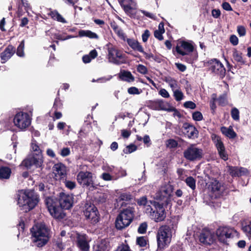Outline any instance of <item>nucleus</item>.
Returning <instances> with one entry per match:
<instances>
[{
    "label": "nucleus",
    "instance_id": "f257e3e1",
    "mask_svg": "<svg viewBox=\"0 0 251 251\" xmlns=\"http://www.w3.org/2000/svg\"><path fill=\"white\" fill-rule=\"evenodd\" d=\"M45 203L50 214L54 218L63 219L66 216L63 209L68 210L73 207L74 198L71 195L61 192L58 199L48 197L45 200Z\"/></svg>",
    "mask_w": 251,
    "mask_h": 251
},
{
    "label": "nucleus",
    "instance_id": "f03ea898",
    "mask_svg": "<svg viewBox=\"0 0 251 251\" xmlns=\"http://www.w3.org/2000/svg\"><path fill=\"white\" fill-rule=\"evenodd\" d=\"M50 229L44 223H37L30 229L33 242L38 247H42L49 241Z\"/></svg>",
    "mask_w": 251,
    "mask_h": 251
},
{
    "label": "nucleus",
    "instance_id": "7ed1b4c3",
    "mask_svg": "<svg viewBox=\"0 0 251 251\" xmlns=\"http://www.w3.org/2000/svg\"><path fill=\"white\" fill-rule=\"evenodd\" d=\"M174 221L172 219H167V225L161 226L157 234L158 250L162 251L168 246L171 241V229L170 226L173 228Z\"/></svg>",
    "mask_w": 251,
    "mask_h": 251
},
{
    "label": "nucleus",
    "instance_id": "20e7f679",
    "mask_svg": "<svg viewBox=\"0 0 251 251\" xmlns=\"http://www.w3.org/2000/svg\"><path fill=\"white\" fill-rule=\"evenodd\" d=\"M39 201V197L34 190L25 191L22 196L18 195V204L20 206H27L29 210L34 208Z\"/></svg>",
    "mask_w": 251,
    "mask_h": 251
},
{
    "label": "nucleus",
    "instance_id": "39448f33",
    "mask_svg": "<svg viewBox=\"0 0 251 251\" xmlns=\"http://www.w3.org/2000/svg\"><path fill=\"white\" fill-rule=\"evenodd\" d=\"M204 65L207 68V71L213 75H217L223 79L226 75V68L222 62L216 58L205 62Z\"/></svg>",
    "mask_w": 251,
    "mask_h": 251
},
{
    "label": "nucleus",
    "instance_id": "423d86ee",
    "mask_svg": "<svg viewBox=\"0 0 251 251\" xmlns=\"http://www.w3.org/2000/svg\"><path fill=\"white\" fill-rule=\"evenodd\" d=\"M153 208L150 206L147 210L150 209V216L156 222H160L164 221L166 217V212L164 202L154 201L152 204Z\"/></svg>",
    "mask_w": 251,
    "mask_h": 251
},
{
    "label": "nucleus",
    "instance_id": "0eeeda50",
    "mask_svg": "<svg viewBox=\"0 0 251 251\" xmlns=\"http://www.w3.org/2000/svg\"><path fill=\"white\" fill-rule=\"evenodd\" d=\"M203 155V150L197 147L195 144H190L183 152V157L190 162L200 160Z\"/></svg>",
    "mask_w": 251,
    "mask_h": 251
},
{
    "label": "nucleus",
    "instance_id": "6e6552de",
    "mask_svg": "<svg viewBox=\"0 0 251 251\" xmlns=\"http://www.w3.org/2000/svg\"><path fill=\"white\" fill-rule=\"evenodd\" d=\"M108 59L109 62L116 65L126 63V56L121 50L111 46L108 48Z\"/></svg>",
    "mask_w": 251,
    "mask_h": 251
},
{
    "label": "nucleus",
    "instance_id": "1a4fd4ad",
    "mask_svg": "<svg viewBox=\"0 0 251 251\" xmlns=\"http://www.w3.org/2000/svg\"><path fill=\"white\" fill-rule=\"evenodd\" d=\"M237 234L236 230L228 226H220L216 230L218 241L224 244H227V239L233 238Z\"/></svg>",
    "mask_w": 251,
    "mask_h": 251
},
{
    "label": "nucleus",
    "instance_id": "9d476101",
    "mask_svg": "<svg viewBox=\"0 0 251 251\" xmlns=\"http://www.w3.org/2000/svg\"><path fill=\"white\" fill-rule=\"evenodd\" d=\"M173 190L174 186L172 185H166L156 193L155 199L159 201L158 202H164L167 206L171 201Z\"/></svg>",
    "mask_w": 251,
    "mask_h": 251
},
{
    "label": "nucleus",
    "instance_id": "9b49d317",
    "mask_svg": "<svg viewBox=\"0 0 251 251\" xmlns=\"http://www.w3.org/2000/svg\"><path fill=\"white\" fill-rule=\"evenodd\" d=\"M83 214L86 220L93 225L99 221L100 214L97 208L92 203H86L84 207Z\"/></svg>",
    "mask_w": 251,
    "mask_h": 251
},
{
    "label": "nucleus",
    "instance_id": "f8f14e48",
    "mask_svg": "<svg viewBox=\"0 0 251 251\" xmlns=\"http://www.w3.org/2000/svg\"><path fill=\"white\" fill-rule=\"evenodd\" d=\"M120 3L127 15L135 16L141 11L145 16H153V14L143 10H138L134 0H121Z\"/></svg>",
    "mask_w": 251,
    "mask_h": 251
},
{
    "label": "nucleus",
    "instance_id": "ddd939ff",
    "mask_svg": "<svg viewBox=\"0 0 251 251\" xmlns=\"http://www.w3.org/2000/svg\"><path fill=\"white\" fill-rule=\"evenodd\" d=\"M208 189L210 191L211 196L214 199L222 197L225 193V186L224 183L216 179H213L209 183Z\"/></svg>",
    "mask_w": 251,
    "mask_h": 251
},
{
    "label": "nucleus",
    "instance_id": "4468645a",
    "mask_svg": "<svg viewBox=\"0 0 251 251\" xmlns=\"http://www.w3.org/2000/svg\"><path fill=\"white\" fill-rule=\"evenodd\" d=\"M43 163L42 153H33L32 156L25 159L22 162V165L27 169H30L32 166L36 168H40Z\"/></svg>",
    "mask_w": 251,
    "mask_h": 251
},
{
    "label": "nucleus",
    "instance_id": "2eb2a0df",
    "mask_svg": "<svg viewBox=\"0 0 251 251\" xmlns=\"http://www.w3.org/2000/svg\"><path fill=\"white\" fill-rule=\"evenodd\" d=\"M13 122L15 126L18 128L25 129L30 125L31 121L27 113L19 112L14 116Z\"/></svg>",
    "mask_w": 251,
    "mask_h": 251
},
{
    "label": "nucleus",
    "instance_id": "dca6fc26",
    "mask_svg": "<svg viewBox=\"0 0 251 251\" xmlns=\"http://www.w3.org/2000/svg\"><path fill=\"white\" fill-rule=\"evenodd\" d=\"M77 180L78 183L83 187H94V180L93 174L88 171H80L77 175Z\"/></svg>",
    "mask_w": 251,
    "mask_h": 251
},
{
    "label": "nucleus",
    "instance_id": "f3484780",
    "mask_svg": "<svg viewBox=\"0 0 251 251\" xmlns=\"http://www.w3.org/2000/svg\"><path fill=\"white\" fill-rule=\"evenodd\" d=\"M194 47L192 44L187 41L178 40L177 45L175 48V51L177 54L180 55H185L189 53H192Z\"/></svg>",
    "mask_w": 251,
    "mask_h": 251
},
{
    "label": "nucleus",
    "instance_id": "a211bd4d",
    "mask_svg": "<svg viewBox=\"0 0 251 251\" xmlns=\"http://www.w3.org/2000/svg\"><path fill=\"white\" fill-rule=\"evenodd\" d=\"M199 239L201 243L203 245H211L215 241L214 232L204 228L200 232Z\"/></svg>",
    "mask_w": 251,
    "mask_h": 251
},
{
    "label": "nucleus",
    "instance_id": "6ab92c4d",
    "mask_svg": "<svg viewBox=\"0 0 251 251\" xmlns=\"http://www.w3.org/2000/svg\"><path fill=\"white\" fill-rule=\"evenodd\" d=\"M227 172L232 176V177H240L244 176H248L249 175L250 172L249 170L245 168L237 166H232L227 165Z\"/></svg>",
    "mask_w": 251,
    "mask_h": 251
},
{
    "label": "nucleus",
    "instance_id": "aec40b11",
    "mask_svg": "<svg viewBox=\"0 0 251 251\" xmlns=\"http://www.w3.org/2000/svg\"><path fill=\"white\" fill-rule=\"evenodd\" d=\"M135 212V208L132 206H128L126 208H124L121 210L119 214L124 217L125 222L127 221V223L130 225L133 220L134 214Z\"/></svg>",
    "mask_w": 251,
    "mask_h": 251
},
{
    "label": "nucleus",
    "instance_id": "412c9836",
    "mask_svg": "<svg viewBox=\"0 0 251 251\" xmlns=\"http://www.w3.org/2000/svg\"><path fill=\"white\" fill-rule=\"evenodd\" d=\"M182 128L184 129L185 133L189 138L195 139L198 137L199 131L194 125L188 123H184L183 124Z\"/></svg>",
    "mask_w": 251,
    "mask_h": 251
},
{
    "label": "nucleus",
    "instance_id": "4be33fe9",
    "mask_svg": "<svg viewBox=\"0 0 251 251\" xmlns=\"http://www.w3.org/2000/svg\"><path fill=\"white\" fill-rule=\"evenodd\" d=\"M15 52V48L11 45H8L4 50L0 53V57L1 63H6Z\"/></svg>",
    "mask_w": 251,
    "mask_h": 251
},
{
    "label": "nucleus",
    "instance_id": "5701e85b",
    "mask_svg": "<svg viewBox=\"0 0 251 251\" xmlns=\"http://www.w3.org/2000/svg\"><path fill=\"white\" fill-rule=\"evenodd\" d=\"M76 245L80 251H89L90 246L86 235L77 237Z\"/></svg>",
    "mask_w": 251,
    "mask_h": 251
},
{
    "label": "nucleus",
    "instance_id": "b1692460",
    "mask_svg": "<svg viewBox=\"0 0 251 251\" xmlns=\"http://www.w3.org/2000/svg\"><path fill=\"white\" fill-rule=\"evenodd\" d=\"M29 10L31 11V8L27 1H25V3L18 4V10L17 11L18 16H31Z\"/></svg>",
    "mask_w": 251,
    "mask_h": 251
},
{
    "label": "nucleus",
    "instance_id": "393cba45",
    "mask_svg": "<svg viewBox=\"0 0 251 251\" xmlns=\"http://www.w3.org/2000/svg\"><path fill=\"white\" fill-rule=\"evenodd\" d=\"M215 147L220 158L225 161H227L228 159V154L226 150L224 143L221 142L218 143V144H216Z\"/></svg>",
    "mask_w": 251,
    "mask_h": 251
},
{
    "label": "nucleus",
    "instance_id": "a878e982",
    "mask_svg": "<svg viewBox=\"0 0 251 251\" xmlns=\"http://www.w3.org/2000/svg\"><path fill=\"white\" fill-rule=\"evenodd\" d=\"M53 171L56 174H58L61 178L65 177L66 176V167L61 162L55 164L52 167Z\"/></svg>",
    "mask_w": 251,
    "mask_h": 251
},
{
    "label": "nucleus",
    "instance_id": "bb28decb",
    "mask_svg": "<svg viewBox=\"0 0 251 251\" xmlns=\"http://www.w3.org/2000/svg\"><path fill=\"white\" fill-rule=\"evenodd\" d=\"M119 78L120 80L127 82H133L135 80L134 76L130 72L126 70H121L119 74Z\"/></svg>",
    "mask_w": 251,
    "mask_h": 251
},
{
    "label": "nucleus",
    "instance_id": "cd10ccee",
    "mask_svg": "<svg viewBox=\"0 0 251 251\" xmlns=\"http://www.w3.org/2000/svg\"><path fill=\"white\" fill-rule=\"evenodd\" d=\"M220 130L222 134L229 139H234L237 137V133L234 131L232 126L228 127L226 126H222Z\"/></svg>",
    "mask_w": 251,
    "mask_h": 251
},
{
    "label": "nucleus",
    "instance_id": "c85d7f7f",
    "mask_svg": "<svg viewBox=\"0 0 251 251\" xmlns=\"http://www.w3.org/2000/svg\"><path fill=\"white\" fill-rule=\"evenodd\" d=\"M124 217H122L119 214L117 216L115 220V225L117 229L122 230L129 226V224L125 222Z\"/></svg>",
    "mask_w": 251,
    "mask_h": 251
},
{
    "label": "nucleus",
    "instance_id": "c756f323",
    "mask_svg": "<svg viewBox=\"0 0 251 251\" xmlns=\"http://www.w3.org/2000/svg\"><path fill=\"white\" fill-rule=\"evenodd\" d=\"M133 196L130 194V192L122 193L120 194L117 201L118 202H122L121 203V206H123L125 205V201L129 202H131L133 199Z\"/></svg>",
    "mask_w": 251,
    "mask_h": 251
},
{
    "label": "nucleus",
    "instance_id": "7c9ffc66",
    "mask_svg": "<svg viewBox=\"0 0 251 251\" xmlns=\"http://www.w3.org/2000/svg\"><path fill=\"white\" fill-rule=\"evenodd\" d=\"M127 43L128 46L134 50H137L140 52H143V48L137 40L134 39H127Z\"/></svg>",
    "mask_w": 251,
    "mask_h": 251
},
{
    "label": "nucleus",
    "instance_id": "2f4dec72",
    "mask_svg": "<svg viewBox=\"0 0 251 251\" xmlns=\"http://www.w3.org/2000/svg\"><path fill=\"white\" fill-rule=\"evenodd\" d=\"M232 56L234 60L240 65H244L246 64V61L243 57V53L236 49H233Z\"/></svg>",
    "mask_w": 251,
    "mask_h": 251
},
{
    "label": "nucleus",
    "instance_id": "473e14b6",
    "mask_svg": "<svg viewBox=\"0 0 251 251\" xmlns=\"http://www.w3.org/2000/svg\"><path fill=\"white\" fill-rule=\"evenodd\" d=\"M97 247V251H108L110 249L109 239L106 238L101 239Z\"/></svg>",
    "mask_w": 251,
    "mask_h": 251
},
{
    "label": "nucleus",
    "instance_id": "72a5a7b5",
    "mask_svg": "<svg viewBox=\"0 0 251 251\" xmlns=\"http://www.w3.org/2000/svg\"><path fill=\"white\" fill-rule=\"evenodd\" d=\"M78 36L80 37H87L90 39H98V35L95 32L89 30H79L78 31Z\"/></svg>",
    "mask_w": 251,
    "mask_h": 251
},
{
    "label": "nucleus",
    "instance_id": "f704fd0d",
    "mask_svg": "<svg viewBox=\"0 0 251 251\" xmlns=\"http://www.w3.org/2000/svg\"><path fill=\"white\" fill-rule=\"evenodd\" d=\"M11 174V169L6 166H1L0 167V179H8Z\"/></svg>",
    "mask_w": 251,
    "mask_h": 251
},
{
    "label": "nucleus",
    "instance_id": "c9c22d12",
    "mask_svg": "<svg viewBox=\"0 0 251 251\" xmlns=\"http://www.w3.org/2000/svg\"><path fill=\"white\" fill-rule=\"evenodd\" d=\"M111 28L115 33L121 39H124L125 34L123 30L119 27L118 25L115 21H111L110 23Z\"/></svg>",
    "mask_w": 251,
    "mask_h": 251
},
{
    "label": "nucleus",
    "instance_id": "e433bc0d",
    "mask_svg": "<svg viewBox=\"0 0 251 251\" xmlns=\"http://www.w3.org/2000/svg\"><path fill=\"white\" fill-rule=\"evenodd\" d=\"M147 107L153 110L159 111L160 99L150 100L147 102Z\"/></svg>",
    "mask_w": 251,
    "mask_h": 251
},
{
    "label": "nucleus",
    "instance_id": "4c0bfd02",
    "mask_svg": "<svg viewBox=\"0 0 251 251\" xmlns=\"http://www.w3.org/2000/svg\"><path fill=\"white\" fill-rule=\"evenodd\" d=\"M183 57L180 58L181 60L186 62L189 64H192L197 58V56L192 53H188L185 55H182Z\"/></svg>",
    "mask_w": 251,
    "mask_h": 251
},
{
    "label": "nucleus",
    "instance_id": "58836bf2",
    "mask_svg": "<svg viewBox=\"0 0 251 251\" xmlns=\"http://www.w3.org/2000/svg\"><path fill=\"white\" fill-rule=\"evenodd\" d=\"M160 107H159V111H165L169 112L170 109H171L172 105L168 102L163 100L160 99Z\"/></svg>",
    "mask_w": 251,
    "mask_h": 251
},
{
    "label": "nucleus",
    "instance_id": "ea45409f",
    "mask_svg": "<svg viewBox=\"0 0 251 251\" xmlns=\"http://www.w3.org/2000/svg\"><path fill=\"white\" fill-rule=\"evenodd\" d=\"M185 182L192 190H194L196 189V180L193 177L190 176L186 177Z\"/></svg>",
    "mask_w": 251,
    "mask_h": 251
},
{
    "label": "nucleus",
    "instance_id": "a19ab883",
    "mask_svg": "<svg viewBox=\"0 0 251 251\" xmlns=\"http://www.w3.org/2000/svg\"><path fill=\"white\" fill-rule=\"evenodd\" d=\"M219 105L225 106L227 104V99L226 94H223L220 95L218 98H217Z\"/></svg>",
    "mask_w": 251,
    "mask_h": 251
},
{
    "label": "nucleus",
    "instance_id": "79ce46f5",
    "mask_svg": "<svg viewBox=\"0 0 251 251\" xmlns=\"http://www.w3.org/2000/svg\"><path fill=\"white\" fill-rule=\"evenodd\" d=\"M24 47H25V41L23 40L21 42L19 45L18 46L16 54L19 57H23L25 55L24 52Z\"/></svg>",
    "mask_w": 251,
    "mask_h": 251
},
{
    "label": "nucleus",
    "instance_id": "37998d69",
    "mask_svg": "<svg viewBox=\"0 0 251 251\" xmlns=\"http://www.w3.org/2000/svg\"><path fill=\"white\" fill-rule=\"evenodd\" d=\"M147 237L146 236L138 237L136 238V244L141 247H145L147 244Z\"/></svg>",
    "mask_w": 251,
    "mask_h": 251
},
{
    "label": "nucleus",
    "instance_id": "c03bdc74",
    "mask_svg": "<svg viewBox=\"0 0 251 251\" xmlns=\"http://www.w3.org/2000/svg\"><path fill=\"white\" fill-rule=\"evenodd\" d=\"M230 114L232 118L235 121H239L240 120V112L239 110L233 107L231 109Z\"/></svg>",
    "mask_w": 251,
    "mask_h": 251
},
{
    "label": "nucleus",
    "instance_id": "a18cd8bd",
    "mask_svg": "<svg viewBox=\"0 0 251 251\" xmlns=\"http://www.w3.org/2000/svg\"><path fill=\"white\" fill-rule=\"evenodd\" d=\"M137 149V147L136 145L133 144H130L123 150V152L125 154H129L135 151Z\"/></svg>",
    "mask_w": 251,
    "mask_h": 251
},
{
    "label": "nucleus",
    "instance_id": "49530a36",
    "mask_svg": "<svg viewBox=\"0 0 251 251\" xmlns=\"http://www.w3.org/2000/svg\"><path fill=\"white\" fill-rule=\"evenodd\" d=\"M115 251H131L129 246L127 244L126 240L125 241V243H122Z\"/></svg>",
    "mask_w": 251,
    "mask_h": 251
},
{
    "label": "nucleus",
    "instance_id": "de8ad7c7",
    "mask_svg": "<svg viewBox=\"0 0 251 251\" xmlns=\"http://www.w3.org/2000/svg\"><path fill=\"white\" fill-rule=\"evenodd\" d=\"M242 229L247 236H251V222L246 223L245 226H242Z\"/></svg>",
    "mask_w": 251,
    "mask_h": 251
},
{
    "label": "nucleus",
    "instance_id": "09e8293b",
    "mask_svg": "<svg viewBox=\"0 0 251 251\" xmlns=\"http://www.w3.org/2000/svg\"><path fill=\"white\" fill-rule=\"evenodd\" d=\"M217 100V95L215 93H214L211 96V100L210 101V108L213 112L215 111V110L216 109V105L215 103L216 101Z\"/></svg>",
    "mask_w": 251,
    "mask_h": 251
},
{
    "label": "nucleus",
    "instance_id": "8fccbe9b",
    "mask_svg": "<svg viewBox=\"0 0 251 251\" xmlns=\"http://www.w3.org/2000/svg\"><path fill=\"white\" fill-rule=\"evenodd\" d=\"M192 119L195 121H201L203 120V115L200 111H195L192 113Z\"/></svg>",
    "mask_w": 251,
    "mask_h": 251
},
{
    "label": "nucleus",
    "instance_id": "3c124183",
    "mask_svg": "<svg viewBox=\"0 0 251 251\" xmlns=\"http://www.w3.org/2000/svg\"><path fill=\"white\" fill-rule=\"evenodd\" d=\"M164 81L168 83L172 88L175 87L177 85L176 81L171 76L165 77Z\"/></svg>",
    "mask_w": 251,
    "mask_h": 251
},
{
    "label": "nucleus",
    "instance_id": "603ef678",
    "mask_svg": "<svg viewBox=\"0 0 251 251\" xmlns=\"http://www.w3.org/2000/svg\"><path fill=\"white\" fill-rule=\"evenodd\" d=\"M174 96L177 101L182 100L184 97L183 93L179 90H176L174 91Z\"/></svg>",
    "mask_w": 251,
    "mask_h": 251
},
{
    "label": "nucleus",
    "instance_id": "864d4df0",
    "mask_svg": "<svg viewBox=\"0 0 251 251\" xmlns=\"http://www.w3.org/2000/svg\"><path fill=\"white\" fill-rule=\"evenodd\" d=\"M148 225L147 223L144 222L141 223L138 228V232L140 234H144L147 232Z\"/></svg>",
    "mask_w": 251,
    "mask_h": 251
},
{
    "label": "nucleus",
    "instance_id": "5fc2aeb1",
    "mask_svg": "<svg viewBox=\"0 0 251 251\" xmlns=\"http://www.w3.org/2000/svg\"><path fill=\"white\" fill-rule=\"evenodd\" d=\"M62 106V103L59 98H56L54 102L53 108L55 110L57 111L58 109H61Z\"/></svg>",
    "mask_w": 251,
    "mask_h": 251
},
{
    "label": "nucleus",
    "instance_id": "6e6d98bb",
    "mask_svg": "<svg viewBox=\"0 0 251 251\" xmlns=\"http://www.w3.org/2000/svg\"><path fill=\"white\" fill-rule=\"evenodd\" d=\"M166 145L171 148H175L177 146L178 143L175 139H170L167 140Z\"/></svg>",
    "mask_w": 251,
    "mask_h": 251
},
{
    "label": "nucleus",
    "instance_id": "4d7b16f0",
    "mask_svg": "<svg viewBox=\"0 0 251 251\" xmlns=\"http://www.w3.org/2000/svg\"><path fill=\"white\" fill-rule=\"evenodd\" d=\"M137 71L138 72L143 75L147 74L148 72L147 68L145 66L142 64H139L137 66Z\"/></svg>",
    "mask_w": 251,
    "mask_h": 251
},
{
    "label": "nucleus",
    "instance_id": "13d9d810",
    "mask_svg": "<svg viewBox=\"0 0 251 251\" xmlns=\"http://www.w3.org/2000/svg\"><path fill=\"white\" fill-rule=\"evenodd\" d=\"M237 31L239 36H244L246 34V29L243 25H238L237 27Z\"/></svg>",
    "mask_w": 251,
    "mask_h": 251
},
{
    "label": "nucleus",
    "instance_id": "bf43d9fd",
    "mask_svg": "<svg viewBox=\"0 0 251 251\" xmlns=\"http://www.w3.org/2000/svg\"><path fill=\"white\" fill-rule=\"evenodd\" d=\"M136 202L139 206H145L147 203L146 196H143L136 200Z\"/></svg>",
    "mask_w": 251,
    "mask_h": 251
},
{
    "label": "nucleus",
    "instance_id": "052dcab7",
    "mask_svg": "<svg viewBox=\"0 0 251 251\" xmlns=\"http://www.w3.org/2000/svg\"><path fill=\"white\" fill-rule=\"evenodd\" d=\"M184 107L186 108L194 109L196 107V104L192 101H187L183 104Z\"/></svg>",
    "mask_w": 251,
    "mask_h": 251
},
{
    "label": "nucleus",
    "instance_id": "680f3d73",
    "mask_svg": "<svg viewBox=\"0 0 251 251\" xmlns=\"http://www.w3.org/2000/svg\"><path fill=\"white\" fill-rule=\"evenodd\" d=\"M65 184V186L70 190H72L76 187L75 182L70 180H66Z\"/></svg>",
    "mask_w": 251,
    "mask_h": 251
},
{
    "label": "nucleus",
    "instance_id": "e2e57ef3",
    "mask_svg": "<svg viewBox=\"0 0 251 251\" xmlns=\"http://www.w3.org/2000/svg\"><path fill=\"white\" fill-rule=\"evenodd\" d=\"M31 147L34 151L37 152V153H42L39 146L37 145L36 141H35V143H31Z\"/></svg>",
    "mask_w": 251,
    "mask_h": 251
},
{
    "label": "nucleus",
    "instance_id": "0e129e2a",
    "mask_svg": "<svg viewBox=\"0 0 251 251\" xmlns=\"http://www.w3.org/2000/svg\"><path fill=\"white\" fill-rule=\"evenodd\" d=\"M127 92L129 94L131 95H135V94H139L140 92L139 89L136 87H131L127 89Z\"/></svg>",
    "mask_w": 251,
    "mask_h": 251
},
{
    "label": "nucleus",
    "instance_id": "69168bd1",
    "mask_svg": "<svg viewBox=\"0 0 251 251\" xmlns=\"http://www.w3.org/2000/svg\"><path fill=\"white\" fill-rule=\"evenodd\" d=\"M169 112H174V113H173L174 117L176 116L179 118L181 117V113L178 111V110L176 107H175L173 106L171 107V108L170 109Z\"/></svg>",
    "mask_w": 251,
    "mask_h": 251
},
{
    "label": "nucleus",
    "instance_id": "338daca9",
    "mask_svg": "<svg viewBox=\"0 0 251 251\" xmlns=\"http://www.w3.org/2000/svg\"><path fill=\"white\" fill-rule=\"evenodd\" d=\"M230 42L233 45L236 46L238 45L239 40L237 37L235 35H231L229 38Z\"/></svg>",
    "mask_w": 251,
    "mask_h": 251
},
{
    "label": "nucleus",
    "instance_id": "774afa93",
    "mask_svg": "<svg viewBox=\"0 0 251 251\" xmlns=\"http://www.w3.org/2000/svg\"><path fill=\"white\" fill-rule=\"evenodd\" d=\"M163 33V32L160 30H156L154 32V36L156 38H157L160 41H161L163 39V37L162 36V34Z\"/></svg>",
    "mask_w": 251,
    "mask_h": 251
}]
</instances>
